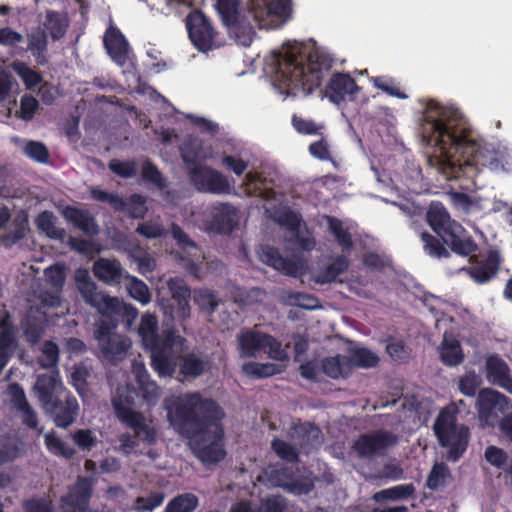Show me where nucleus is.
<instances>
[{"mask_svg":"<svg viewBox=\"0 0 512 512\" xmlns=\"http://www.w3.org/2000/svg\"><path fill=\"white\" fill-rule=\"evenodd\" d=\"M151 367L160 377H172L177 368L173 351L150 349Z\"/></svg>","mask_w":512,"mask_h":512,"instance_id":"30","label":"nucleus"},{"mask_svg":"<svg viewBox=\"0 0 512 512\" xmlns=\"http://www.w3.org/2000/svg\"><path fill=\"white\" fill-rule=\"evenodd\" d=\"M398 443L397 435L385 429L361 434L354 442L353 448L361 458L384 456L387 450Z\"/></svg>","mask_w":512,"mask_h":512,"instance_id":"11","label":"nucleus"},{"mask_svg":"<svg viewBox=\"0 0 512 512\" xmlns=\"http://www.w3.org/2000/svg\"><path fill=\"white\" fill-rule=\"evenodd\" d=\"M165 498L163 492H152L146 497L139 496L134 501V510L138 512H151L159 507Z\"/></svg>","mask_w":512,"mask_h":512,"instance_id":"59","label":"nucleus"},{"mask_svg":"<svg viewBox=\"0 0 512 512\" xmlns=\"http://www.w3.org/2000/svg\"><path fill=\"white\" fill-rule=\"evenodd\" d=\"M321 368L323 373L332 379H338L350 373L347 356L340 354L323 358Z\"/></svg>","mask_w":512,"mask_h":512,"instance_id":"36","label":"nucleus"},{"mask_svg":"<svg viewBox=\"0 0 512 512\" xmlns=\"http://www.w3.org/2000/svg\"><path fill=\"white\" fill-rule=\"evenodd\" d=\"M171 293V302L165 307V313L171 318L184 321L190 317L191 291L185 280L180 277H172L167 282Z\"/></svg>","mask_w":512,"mask_h":512,"instance_id":"14","label":"nucleus"},{"mask_svg":"<svg viewBox=\"0 0 512 512\" xmlns=\"http://www.w3.org/2000/svg\"><path fill=\"white\" fill-rule=\"evenodd\" d=\"M44 276L47 283L59 292L62 290L66 279L65 267L62 264L51 265L44 270Z\"/></svg>","mask_w":512,"mask_h":512,"instance_id":"60","label":"nucleus"},{"mask_svg":"<svg viewBox=\"0 0 512 512\" xmlns=\"http://www.w3.org/2000/svg\"><path fill=\"white\" fill-rule=\"evenodd\" d=\"M158 319L153 314H144L141 318L138 333L146 350L152 349L158 342Z\"/></svg>","mask_w":512,"mask_h":512,"instance_id":"33","label":"nucleus"},{"mask_svg":"<svg viewBox=\"0 0 512 512\" xmlns=\"http://www.w3.org/2000/svg\"><path fill=\"white\" fill-rule=\"evenodd\" d=\"M92 271L99 281L110 286L121 284L129 275L119 260L109 258L97 259L93 264Z\"/></svg>","mask_w":512,"mask_h":512,"instance_id":"21","label":"nucleus"},{"mask_svg":"<svg viewBox=\"0 0 512 512\" xmlns=\"http://www.w3.org/2000/svg\"><path fill=\"white\" fill-rule=\"evenodd\" d=\"M76 285L84 301L94 307L104 317L126 316L130 313L136 316L137 310L126 305L117 297H112L97 290V285L91 280L87 270H78Z\"/></svg>","mask_w":512,"mask_h":512,"instance_id":"6","label":"nucleus"},{"mask_svg":"<svg viewBox=\"0 0 512 512\" xmlns=\"http://www.w3.org/2000/svg\"><path fill=\"white\" fill-rule=\"evenodd\" d=\"M141 176L143 180L154 184L159 190L166 188L167 183L158 167L151 162L146 160L142 164Z\"/></svg>","mask_w":512,"mask_h":512,"instance_id":"58","label":"nucleus"},{"mask_svg":"<svg viewBox=\"0 0 512 512\" xmlns=\"http://www.w3.org/2000/svg\"><path fill=\"white\" fill-rule=\"evenodd\" d=\"M198 503V498L193 493L179 494L167 503L164 512H193Z\"/></svg>","mask_w":512,"mask_h":512,"instance_id":"47","label":"nucleus"},{"mask_svg":"<svg viewBox=\"0 0 512 512\" xmlns=\"http://www.w3.org/2000/svg\"><path fill=\"white\" fill-rule=\"evenodd\" d=\"M291 11V0H249L248 13L260 28H270L275 20L285 19Z\"/></svg>","mask_w":512,"mask_h":512,"instance_id":"10","label":"nucleus"},{"mask_svg":"<svg viewBox=\"0 0 512 512\" xmlns=\"http://www.w3.org/2000/svg\"><path fill=\"white\" fill-rule=\"evenodd\" d=\"M114 412L118 420L133 431L122 433L118 440L120 450L125 454H131L140 445L153 446L157 442V431L154 426L147 423L142 412L133 410L134 391L128 387L118 388L112 399Z\"/></svg>","mask_w":512,"mask_h":512,"instance_id":"4","label":"nucleus"},{"mask_svg":"<svg viewBox=\"0 0 512 512\" xmlns=\"http://www.w3.org/2000/svg\"><path fill=\"white\" fill-rule=\"evenodd\" d=\"M67 245L72 251L82 255H92L99 252L98 245L94 241L81 237L69 236Z\"/></svg>","mask_w":512,"mask_h":512,"instance_id":"61","label":"nucleus"},{"mask_svg":"<svg viewBox=\"0 0 512 512\" xmlns=\"http://www.w3.org/2000/svg\"><path fill=\"white\" fill-rule=\"evenodd\" d=\"M22 508L24 512H54L52 501L44 497L26 499Z\"/></svg>","mask_w":512,"mask_h":512,"instance_id":"64","label":"nucleus"},{"mask_svg":"<svg viewBox=\"0 0 512 512\" xmlns=\"http://www.w3.org/2000/svg\"><path fill=\"white\" fill-rule=\"evenodd\" d=\"M22 329L27 342L35 345L40 341L44 333V324L37 317L27 316L22 321Z\"/></svg>","mask_w":512,"mask_h":512,"instance_id":"53","label":"nucleus"},{"mask_svg":"<svg viewBox=\"0 0 512 512\" xmlns=\"http://www.w3.org/2000/svg\"><path fill=\"white\" fill-rule=\"evenodd\" d=\"M423 140L439 150L435 165L448 180L466 178L476 186L475 178L485 168L503 169L498 154L483 147L472 137L461 112L429 100L420 125Z\"/></svg>","mask_w":512,"mask_h":512,"instance_id":"1","label":"nucleus"},{"mask_svg":"<svg viewBox=\"0 0 512 512\" xmlns=\"http://www.w3.org/2000/svg\"><path fill=\"white\" fill-rule=\"evenodd\" d=\"M33 391L43 408L58 396H62L68 389L64 386L59 371L54 369L37 376Z\"/></svg>","mask_w":512,"mask_h":512,"instance_id":"16","label":"nucleus"},{"mask_svg":"<svg viewBox=\"0 0 512 512\" xmlns=\"http://www.w3.org/2000/svg\"><path fill=\"white\" fill-rule=\"evenodd\" d=\"M242 371L254 378H267L279 373L278 366L273 363L248 362L242 366Z\"/></svg>","mask_w":512,"mask_h":512,"instance_id":"55","label":"nucleus"},{"mask_svg":"<svg viewBox=\"0 0 512 512\" xmlns=\"http://www.w3.org/2000/svg\"><path fill=\"white\" fill-rule=\"evenodd\" d=\"M62 214L68 222L87 236H95L100 231L95 217L89 210L67 206Z\"/></svg>","mask_w":512,"mask_h":512,"instance_id":"23","label":"nucleus"},{"mask_svg":"<svg viewBox=\"0 0 512 512\" xmlns=\"http://www.w3.org/2000/svg\"><path fill=\"white\" fill-rule=\"evenodd\" d=\"M150 7L165 16L172 14L182 16L187 12V4L184 0H143Z\"/></svg>","mask_w":512,"mask_h":512,"instance_id":"41","label":"nucleus"},{"mask_svg":"<svg viewBox=\"0 0 512 512\" xmlns=\"http://www.w3.org/2000/svg\"><path fill=\"white\" fill-rule=\"evenodd\" d=\"M261 257L267 265L287 276L297 277L301 273V265L292 259L283 257L275 247L266 246Z\"/></svg>","mask_w":512,"mask_h":512,"instance_id":"26","label":"nucleus"},{"mask_svg":"<svg viewBox=\"0 0 512 512\" xmlns=\"http://www.w3.org/2000/svg\"><path fill=\"white\" fill-rule=\"evenodd\" d=\"M271 448L280 459L288 463H298L300 461L299 450L282 439L274 438L271 442Z\"/></svg>","mask_w":512,"mask_h":512,"instance_id":"54","label":"nucleus"},{"mask_svg":"<svg viewBox=\"0 0 512 512\" xmlns=\"http://www.w3.org/2000/svg\"><path fill=\"white\" fill-rule=\"evenodd\" d=\"M104 45L112 59L123 64L127 59V42L123 34L117 30H110L104 38Z\"/></svg>","mask_w":512,"mask_h":512,"instance_id":"31","label":"nucleus"},{"mask_svg":"<svg viewBox=\"0 0 512 512\" xmlns=\"http://www.w3.org/2000/svg\"><path fill=\"white\" fill-rule=\"evenodd\" d=\"M74 444L82 452H89L98 444V438L90 429H77L71 433Z\"/></svg>","mask_w":512,"mask_h":512,"instance_id":"57","label":"nucleus"},{"mask_svg":"<svg viewBox=\"0 0 512 512\" xmlns=\"http://www.w3.org/2000/svg\"><path fill=\"white\" fill-rule=\"evenodd\" d=\"M42 409L57 427L67 429L76 421L80 408L78 400L68 390Z\"/></svg>","mask_w":512,"mask_h":512,"instance_id":"12","label":"nucleus"},{"mask_svg":"<svg viewBox=\"0 0 512 512\" xmlns=\"http://www.w3.org/2000/svg\"><path fill=\"white\" fill-rule=\"evenodd\" d=\"M468 257L471 265L464 270L476 284L480 285L494 279L503 263V258L497 249L488 250L483 259H479L475 253Z\"/></svg>","mask_w":512,"mask_h":512,"instance_id":"13","label":"nucleus"},{"mask_svg":"<svg viewBox=\"0 0 512 512\" xmlns=\"http://www.w3.org/2000/svg\"><path fill=\"white\" fill-rule=\"evenodd\" d=\"M130 346V340L125 336L119 335L112 336V339H108L100 344L99 349L105 360L116 364L125 358Z\"/></svg>","mask_w":512,"mask_h":512,"instance_id":"28","label":"nucleus"},{"mask_svg":"<svg viewBox=\"0 0 512 512\" xmlns=\"http://www.w3.org/2000/svg\"><path fill=\"white\" fill-rule=\"evenodd\" d=\"M136 233L147 239H156L165 235V229L159 221L148 220L137 226Z\"/></svg>","mask_w":512,"mask_h":512,"instance_id":"63","label":"nucleus"},{"mask_svg":"<svg viewBox=\"0 0 512 512\" xmlns=\"http://www.w3.org/2000/svg\"><path fill=\"white\" fill-rule=\"evenodd\" d=\"M511 402L510 398L494 389L484 388L480 390L476 401L479 420L489 427L499 425Z\"/></svg>","mask_w":512,"mask_h":512,"instance_id":"7","label":"nucleus"},{"mask_svg":"<svg viewBox=\"0 0 512 512\" xmlns=\"http://www.w3.org/2000/svg\"><path fill=\"white\" fill-rule=\"evenodd\" d=\"M420 238L423 243L424 252L430 257L441 259L450 256V252L438 237L424 231L420 234Z\"/></svg>","mask_w":512,"mask_h":512,"instance_id":"46","label":"nucleus"},{"mask_svg":"<svg viewBox=\"0 0 512 512\" xmlns=\"http://www.w3.org/2000/svg\"><path fill=\"white\" fill-rule=\"evenodd\" d=\"M171 233L183 253L187 254L189 257L199 256L200 249L197 244L190 239L188 234L178 224L172 223Z\"/></svg>","mask_w":512,"mask_h":512,"instance_id":"50","label":"nucleus"},{"mask_svg":"<svg viewBox=\"0 0 512 512\" xmlns=\"http://www.w3.org/2000/svg\"><path fill=\"white\" fill-rule=\"evenodd\" d=\"M438 237L450 250L462 257H468L478 250V244L471 234L458 222L451 223Z\"/></svg>","mask_w":512,"mask_h":512,"instance_id":"15","label":"nucleus"},{"mask_svg":"<svg viewBox=\"0 0 512 512\" xmlns=\"http://www.w3.org/2000/svg\"><path fill=\"white\" fill-rule=\"evenodd\" d=\"M300 438V449L308 453L316 444H320V429L313 423L305 422L293 427Z\"/></svg>","mask_w":512,"mask_h":512,"instance_id":"35","label":"nucleus"},{"mask_svg":"<svg viewBox=\"0 0 512 512\" xmlns=\"http://www.w3.org/2000/svg\"><path fill=\"white\" fill-rule=\"evenodd\" d=\"M55 216L51 211H43L36 217L38 229L43 231L49 238L62 241L66 236L64 228L55 225Z\"/></svg>","mask_w":512,"mask_h":512,"instance_id":"38","label":"nucleus"},{"mask_svg":"<svg viewBox=\"0 0 512 512\" xmlns=\"http://www.w3.org/2000/svg\"><path fill=\"white\" fill-rule=\"evenodd\" d=\"M486 380L512 395V376L507 362L498 354H491L485 360Z\"/></svg>","mask_w":512,"mask_h":512,"instance_id":"17","label":"nucleus"},{"mask_svg":"<svg viewBox=\"0 0 512 512\" xmlns=\"http://www.w3.org/2000/svg\"><path fill=\"white\" fill-rule=\"evenodd\" d=\"M272 480L276 486L296 495L307 494L312 488L310 483L295 478L294 471L291 467H281L274 470Z\"/></svg>","mask_w":512,"mask_h":512,"instance_id":"25","label":"nucleus"},{"mask_svg":"<svg viewBox=\"0 0 512 512\" xmlns=\"http://www.w3.org/2000/svg\"><path fill=\"white\" fill-rule=\"evenodd\" d=\"M44 27L53 40H59L65 35L68 23L61 13L50 10L46 13Z\"/></svg>","mask_w":512,"mask_h":512,"instance_id":"43","label":"nucleus"},{"mask_svg":"<svg viewBox=\"0 0 512 512\" xmlns=\"http://www.w3.org/2000/svg\"><path fill=\"white\" fill-rule=\"evenodd\" d=\"M426 220L429 226L437 234L441 235L443 231L455 220H452L446 208L440 202H432L426 214Z\"/></svg>","mask_w":512,"mask_h":512,"instance_id":"32","label":"nucleus"},{"mask_svg":"<svg viewBox=\"0 0 512 512\" xmlns=\"http://www.w3.org/2000/svg\"><path fill=\"white\" fill-rule=\"evenodd\" d=\"M167 418L180 434L193 442L195 456L205 465L217 464L226 456L222 408L199 392L165 399Z\"/></svg>","mask_w":512,"mask_h":512,"instance_id":"2","label":"nucleus"},{"mask_svg":"<svg viewBox=\"0 0 512 512\" xmlns=\"http://www.w3.org/2000/svg\"><path fill=\"white\" fill-rule=\"evenodd\" d=\"M208 228L218 234H230L238 225V211L229 203L213 206Z\"/></svg>","mask_w":512,"mask_h":512,"instance_id":"20","label":"nucleus"},{"mask_svg":"<svg viewBox=\"0 0 512 512\" xmlns=\"http://www.w3.org/2000/svg\"><path fill=\"white\" fill-rule=\"evenodd\" d=\"M188 174L191 184L199 192L215 195L231 193L232 187L228 178L209 166L195 165L189 169Z\"/></svg>","mask_w":512,"mask_h":512,"instance_id":"8","label":"nucleus"},{"mask_svg":"<svg viewBox=\"0 0 512 512\" xmlns=\"http://www.w3.org/2000/svg\"><path fill=\"white\" fill-rule=\"evenodd\" d=\"M359 90L360 87L348 73L337 72L331 76L325 94L331 102L339 105L347 97L352 100Z\"/></svg>","mask_w":512,"mask_h":512,"instance_id":"18","label":"nucleus"},{"mask_svg":"<svg viewBox=\"0 0 512 512\" xmlns=\"http://www.w3.org/2000/svg\"><path fill=\"white\" fill-rule=\"evenodd\" d=\"M44 442L47 450L55 456L71 459L76 453L75 449L66 444L55 432L46 433Z\"/></svg>","mask_w":512,"mask_h":512,"instance_id":"48","label":"nucleus"},{"mask_svg":"<svg viewBox=\"0 0 512 512\" xmlns=\"http://www.w3.org/2000/svg\"><path fill=\"white\" fill-rule=\"evenodd\" d=\"M266 333L247 329L238 336V350L241 358H254L264 351Z\"/></svg>","mask_w":512,"mask_h":512,"instance_id":"27","label":"nucleus"},{"mask_svg":"<svg viewBox=\"0 0 512 512\" xmlns=\"http://www.w3.org/2000/svg\"><path fill=\"white\" fill-rule=\"evenodd\" d=\"M415 493V487L412 483L401 484L388 489L376 492L373 495V500L376 502H382L384 500H400L411 497Z\"/></svg>","mask_w":512,"mask_h":512,"instance_id":"45","label":"nucleus"},{"mask_svg":"<svg viewBox=\"0 0 512 512\" xmlns=\"http://www.w3.org/2000/svg\"><path fill=\"white\" fill-rule=\"evenodd\" d=\"M59 361V347L52 340H46L41 348V355L38 363L42 368L51 369L57 366Z\"/></svg>","mask_w":512,"mask_h":512,"instance_id":"56","label":"nucleus"},{"mask_svg":"<svg viewBox=\"0 0 512 512\" xmlns=\"http://www.w3.org/2000/svg\"><path fill=\"white\" fill-rule=\"evenodd\" d=\"M349 369L357 368H373L379 363V357L368 348H355L350 351L347 357Z\"/></svg>","mask_w":512,"mask_h":512,"instance_id":"39","label":"nucleus"},{"mask_svg":"<svg viewBox=\"0 0 512 512\" xmlns=\"http://www.w3.org/2000/svg\"><path fill=\"white\" fill-rule=\"evenodd\" d=\"M451 477V471L447 464L436 462L428 474L426 486L430 490L436 491L439 488H443Z\"/></svg>","mask_w":512,"mask_h":512,"instance_id":"44","label":"nucleus"},{"mask_svg":"<svg viewBox=\"0 0 512 512\" xmlns=\"http://www.w3.org/2000/svg\"><path fill=\"white\" fill-rule=\"evenodd\" d=\"M264 344V352H268V356L276 361H284L288 359V354L286 350L282 347L281 341H279L274 336L267 334Z\"/></svg>","mask_w":512,"mask_h":512,"instance_id":"62","label":"nucleus"},{"mask_svg":"<svg viewBox=\"0 0 512 512\" xmlns=\"http://www.w3.org/2000/svg\"><path fill=\"white\" fill-rule=\"evenodd\" d=\"M125 280L128 281L126 286L128 293L134 300L143 305L148 304L151 301L149 288L144 281L130 274L126 276Z\"/></svg>","mask_w":512,"mask_h":512,"instance_id":"51","label":"nucleus"},{"mask_svg":"<svg viewBox=\"0 0 512 512\" xmlns=\"http://www.w3.org/2000/svg\"><path fill=\"white\" fill-rule=\"evenodd\" d=\"M440 359L449 367L460 365L464 361V354L460 342L456 339L448 341L444 338L440 346Z\"/></svg>","mask_w":512,"mask_h":512,"instance_id":"37","label":"nucleus"},{"mask_svg":"<svg viewBox=\"0 0 512 512\" xmlns=\"http://www.w3.org/2000/svg\"><path fill=\"white\" fill-rule=\"evenodd\" d=\"M332 64L330 57L315 53L309 56L306 66L303 55L289 48L277 58L276 77L291 93L309 95L322 85Z\"/></svg>","mask_w":512,"mask_h":512,"instance_id":"3","label":"nucleus"},{"mask_svg":"<svg viewBox=\"0 0 512 512\" xmlns=\"http://www.w3.org/2000/svg\"><path fill=\"white\" fill-rule=\"evenodd\" d=\"M132 372L138 386L139 395L149 405H155L160 397V388L157 383L151 379L143 363H134Z\"/></svg>","mask_w":512,"mask_h":512,"instance_id":"24","label":"nucleus"},{"mask_svg":"<svg viewBox=\"0 0 512 512\" xmlns=\"http://www.w3.org/2000/svg\"><path fill=\"white\" fill-rule=\"evenodd\" d=\"M207 365L208 362L198 357L195 353H188L182 357L179 371L186 378H196L205 372Z\"/></svg>","mask_w":512,"mask_h":512,"instance_id":"40","label":"nucleus"},{"mask_svg":"<svg viewBox=\"0 0 512 512\" xmlns=\"http://www.w3.org/2000/svg\"><path fill=\"white\" fill-rule=\"evenodd\" d=\"M240 0H218L216 10L227 27H236L239 23Z\"/></svg>","mask_w":512,"mask_h":512,"instance_id":"42","label":"nucleus"},{"mask_svg":"<svg viewBox=\"0 0 512 512\" xmlns=\"http://www.w3.org/2000/svg\"><path fill=\"white\" fill-rule=\"evenodd\" d=\"M188 11L185 22L192 44L200 52L211 50L217 32L210 20L198 8H192Z\"/></svg>","mask_w":512,"mask_h":512,"instance_id":"9","label":"nucleus"},{"mask_svg":"<svg viewBox=\"0 0 512 512\" xmlns=\"http://www.w3.org/2000/svg\"><path fill=\"white\" fill-rule=\"evenodd\" d=\"M433 429L440 446L447 448L446 459L457 462L468 448L469 428L464 424H457L454 413L445 408L437 416Z\"/></svg>","mask_w":512,"mask_h":512,"instance_id":"5","label":"nucleus"},{"mask_svg":"<svg viewBox=\"0 0 512 512\" xmlns=\"http://www.w3.org/2000/svg\"><path fill=\"white\" fill-rule=\"evenodd\" d=\"M18 348L17 327L7 315L0 321V373Z\"/></svg>","mask_w":512,"mask_h":512,"instance_id":"22","label":"nucleus"},{"mask_svg":"<svg viewBox=\"0 0 512 512\" xmlns=\"http://www.w3.org/2000/svg\"><path fill=\"white\" fill-rule=\"evenodd\" d=\"M350 262L346 255H337L333 261L321 268L314 276L313 280L315 283L324 285L332 283L336 278L345 273L349 268Z\"/></svg>","mask_w":512,"mask_h":512,"instance_id":"29","label":"nucleus"},{"mask_svg":"<svg viewBox=\"0 0 512 512\" xmlns=\"http://www.w3.org/2000/svg\"><path fill=\"white\" fill-rule=\"evenodd\" d=\"M328 230L334 236L343 252L350 253L354 248L352 235L344 227L342 220L334 216H326Z\"/></svg>","mask_w":512,"mask_h":512,"instance_id":"34","label":"nucleus"},{"mask_svg":"<svg viewBox=\"0 0 512 512\" xmlns=\"http://www.w3.org/2000/svg\"><path fill=\"white\" fill-rule=\"evenodd\" d=\"M27 220L15 219L12 223V228L2 236H0V243L10 248L26 236Z\"/></svg>","mask_w":512,"mask_h":512,"instance_id":"52","label":"nucleus"},{"mask_svg":"<svg viewBox=\"0 0 512 512\" xmlns=\"http://www.w3.org/2000/svg\"><path fill=\"white\" fill-rule=\"evenodd\" d=\"M171 233L183 253L187 254L189 257L199 256L200 249L197 244L190 239L188 234L178 224L172 223Z\"/></svg>","mask_w":512,"mask_h":512,"instance_id":"49","label":"nucleus"},{"mask_svg":"<svg viewBox=\"0 0 512 512\" xmlns=\"http://www.w3.org/2000/svg\"><path fill=\"white\" fill-rule=\"evenodd\" d=\"M92 496V483L86 477H78L76 483L69 487L68 492L60 499L66 512L67 508L85 512Z\"/></svg>","mask_w":512,"mask_h":512,"instance_id":"19","label":"nucleus"}]
</instances>
